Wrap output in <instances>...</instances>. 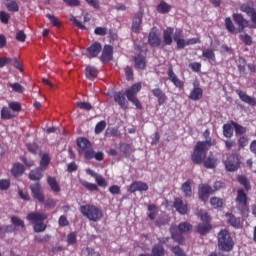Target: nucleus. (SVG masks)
<instances>
[{"label": "nucleus", "mask_w": 256, "mask_h": 256, "mask_svg": "<svg viewBox=\"0 0 256 256\" xmlns=\"http://www.w3.org/2000/svg\"><path fill=\"white\" fill-rule=\"evenodd\" d=\"M70 21L77 27L78 29H81L82 31L86 29L85 25H83V22L77 20V17L71 16Z\"/></svg>", "instance_id": "obj_59"}, {"label": "nucleus", "mask_w": 256, "mask_h": 256, "mask_svg": "<svg viewBox=\"0 0 256 256\" xmlns=\"http://www.w3.org/2000/svg\"><path fill=\"white\" fill-rule=\"evenodd\" d=\"M241 41H243L244 45L251 46L253 45V38L249 34L240 35Z\"/></svg>", "instance_id": "obj_54"}, {"label": "nucleus", "mask_w": 256, "mask_h": 256, "mask_svg": "<svg viewBox=\"0 0 256 256\" xmlns=\"http://www.w3.org/2000/svg\"><path fill=\"white\" fill-rule=\"evenodd\" d=\"M148 44L150 47L161 46V34H159V29H157V27L151 28L148 35Z\"/></svg>", "instance_id": "obj_10"}, {"label": "nucleus", "mask_w": 256, "mask_h": 256, "mask_svg": "<svg viewBox=\"0 0 256 256\" xmlns=\"http://www.w3.org/2000/svg\"><path fill=\"white\" fill-rule=\"evenodd\" d=\"M213 193V188L209 186L208 184H200L198 187V196L200 201H208L209 195Z\"/></svg>", "instance_id": "obj_12"}, {"label": "nucleus", "mask_w": 256, "mask_h": 256, "mask_svg": "<svg viewBox=\"0 0 256 256\" xmlns=\"http://www.w3.org/2000/svg\"><path fill=\"white\" fill-rule=\"evenodd\" d=\"M222 130H223V136L226 137V139H231L234 133V127H233L232 121H230V123L224 124L222 127Z\"/></svg>", "instance_id": "obj_33"}, {"label": "nucleus", "mask_w": 256, "mask_h": 256, "mask_svg": "<svg viewBox=\"0 0 256 256\" xmlns=\"http://www.w3.org/2000/svg\"><path fill=\"white\" fill-rule=\"evenodd\" d=\"M8 87H11V89L14 93H24L25 92V88L18 82L8 83Z\"/></svg>", "instance_id": "obj_49"}, {"label": "nucleus", "mask_w": 256, "mask_h": 256, "mask_svg": "<svg viewBox=\"0 0 256 256\" xmlns=\"http://www.w3.org/2000/svg\"><path fill=\"white\" fill-rule=\"evenodd\" d=\"M120 149L124 157H131V154L133 153V148L131 147V144H120Z\"/></svg>", "instance_id": "obj_44"}, {"label": "nucleus", "mask_w": 256, "mask_h": 256, "mask_svg": "<svg viewBox=\"0 0 256 256\" xmlns=\"http://www.w3.org/2000/svg\"><path fill=\"white\" fill-rule=\"evenodd\" d=\"M198 215L201 221H203L202 223H211V216H209L207 212H203V210H201Z\"/></svg>", "instance_id": "obj_61"}, {"label": "nucleus", "mask_w": 256, "mask_h": 256, "mask_svg": "<svg viewBox=\"0 0 256 256\" xmlns=\"http://www.w3.org/2000/svg\"><path fill=\"white\" fill-rule=\"evenodd\" d=\"M47 183L53 193H61V186L59 185V182H57V178L48 176Z\"/></svg>", "instance_id": "obj_30"}, {"label": "nucleus", "mask_w": 256, "mask_h": 256, "mask_svg": "<svg viewBox=\"0 0 256 256\" xmlns=\"http://www.w3.org/2000/svg\"><path fill=\"white\" fill-rule=\"evenodd\" d=\"M232 18L236 25H238L239 33H243L245 31V27H247V20L243 17V14L234 13Z\"/></svg>", "instance_id": "obj_14"}, {"label": "nucleus", "mask_w": 256, "mask_h": 256, "mask_svg": "<svg viewBox=\"0 0 256 256\" xmlns=\"http://www.w3.org/2000/svg\"><path fill=\"white\" fill-rule=\"evenodd\" d=\"M218 249L224 253H231L235 247V240L231 236V232L227 229H222L218 233Z\"/></svg>", "instance_id": "obj_4"}, {"label": "nucleus", "mask_w": 256, "mask_h": 256, "mask_svg": "<svg viewBox=\"0 0 256 256\" xmlns=\"http://www.w3.org/2000/svg\"><path fill=\"white\" fill-rule=\"evenodd\" d=\"M8 107L15 113H19V111H21V103H19V102H10L8 104Z\"/></svg>", "instance_id": "obj_62"}, {"label": "nucleus", "mask_w": 256, "mask_h": 256, "mask_svg": "<svg viewBox=\"0 0 256 256\" xmlns=\"http://www.w3.org/2000/svg\"><path fill=\"white\" fill-rule=\"evenodd\" d=\"M224 165L230 173L237 171L241 167V154L233 152L227 157Z\"/></svg>", "instance_id": "obj_7"}, {"label": "nucleus", "mask_w": 256, "mask_h": 256, "mask_svg": "<svg viewBox=\"0 0 256 256\" xmlns=\"http://www.w3.org/2000/svg\"><path fill=\"white\" fill-rule=\"evenodd\" d=\"M232 126L234 127L236 136H238V135L243 136V135H245V133H247V128L235 121H232Z\"/></svg>", "instance_id": "obj_39"}, {"label": "nucleus", "mask_w": 256, "mask_h": 256, "mask_svg": "<svg viewBox=\"0 0 256 256\" xmlns=\"http://www.w3.org/2000/svg\"><path fill=\"white\" fill-rule=\"evenodd\" d=\"M42 203H44L45 207H48V209H55L57 206V201L53 198H48L46 201L44 198V202Z\"/></svg>", "instance_id": "obj_57"}, {"label": "nucleus", "mask_w": 256, "mask_h": 256, "mask_svg": "<svg viewBox=\"0 0 256 256\" xmlns=\"http://www.w3.org/2000/svg\"><path fill=\"white\" fill-rule=\"evenodd\" d=\"M217 157H215L214 154H212V152L209 153V155L207 156V158L205 160H203V165L205 167V169H216L217 168Z\"/></svg>", "instance_id": "obj_25"}, {"label": "nucleus", "mask_w": 256, "mask_h": 256, "mask_svg": "<svg viewBox=\"0 0 256 256\" xmlns=\"http://www.w3.org/2000/svg\"><path fill=\"white\" fill-rule=\"evenodd\" d=\"M79 211L83 217H86V219L93 221L94 223H97V221H101L103 219V210L97 205H82L80 206Z\"/></svg>", "instance_id": "obj_5"}, {"label": "nucleus", "mask_w": 256, "mask_h": 256, "mask_svg": "<svg viewBox=\"0 0 256 256\" xmlns=\"http://www.w3.org/2000/svg\"><path fill=\"white\" fill-rule=\"evenodd\" d=\"M100 60L102 61V63H109V61L113 60V46H104Z\"/></svg>", "instance_id": "obj_20"}, {"label": "nucleus", "mask_w": 256, "mask_h": 256, "mask_svg": "<svg viewBox=\"0 0 256 256\" xmlns=\"http://www.w3.org/2000/svg\"><path fill=\"white\" fill-rule=\"evenodd\" d=\"M10 172L12 177L19 179V177H22L23 173H25V166L19 162L14 163Z\"/></svg>", "instance_id": "obj_24"}, {"label": "nucleus", "mask_w": 256, "mask_h": 256, "mask_svg": "<svg viewBox=\"0 0 256 256\" xmlns=\"http://www.w3.org/2000/svg\"><path fill=\"white\" fill-rule=\"evenodd\" d=\"M30 191L33 199H35L38 203H45V194L43 193L41 183L37 182L30 185Z\"/></svg>", "instance_id": "obj_9"}, {"label": "nucleus", "mask_w": 256, "mask_h": 256, "mask_svg": "<svg viewBox=\"0 0 256 256\" xmlns=\"http://www.w3.org/2000/svg\"><path fill=\"white\" fill-rule=\"evenodd\" d=\"M26 147L29 153H32V155H37L39 153V145L36 143H28L26 144Z\"/></svg>", "instance_id": "obj_53"}, {"label": "nucleus", "mask_w": 256, "mask_h": 256, "mask_svg": "<svg viewBox=\"0 0 256 256\" xmlns=\"http://www.w3.org/2000/svg\"><path fill=\"white\" fill-rule=\"evenodd\" d=\"M137 191H149V185L142 181H135L129 186V192L137 193Z\"/></svg>", "instance_id": "obj_22"}, {"label": "nucleus", "mask_w": 256, "mask_h": 256, "mask_svg": "<svg viewBox=\"0 0 256 256\" xmlns=\"http://www.w3.org/2000/svg\"><path fill=\"white\" fill-rule=\"evenodd\" d=\"M237 141H238V151H241V149L249 145V137H247L246 135L240 136Z\"/></svg>", "instance_id": "obj_46"}, {"label": "nucleus", "mask_w": 256, "mask_h": 256, "mask_svg": "<svg viewBox=\"0 0 256 256\" xmlns=\"http://www.w3.org/2000/svg\"><path fill=\"white\" fill-rule=\"evenodd\" d=\"M173 207L180 215H187L189 213V207L187 204L183 203L181 198H176L174 200Z\"/></svg>", "instance_id": "obj_18"}, {"label": "nucleus", "mask_w": 256, "mask_h": 256, "mask_svg": "<svg viewBox=\"0 0 256 256\" xmlns=\"http://www.w3.org/2000/svg\"><path fill=\"white\" fill-rule=\"evenodd\" d=\"M6 9L11 13H17L19 11V4L15 0H3Z\"/></svg>", "instance_id": "obj_37"}, {"label": "nucleus", "mask_w": 256, "mask_h": 256, "mask_svg": "<svg viewBox=\"0 0 256 256\" xmlns=\"http://www.w3.org/2000/svg\"><path fill=\"white\" fill-rule=\"evenodd\" d=\"M34 241L36 243H49L51 241V236L49 234H46L44 236L36 235L34 237Z\"/></svg>", "instance_id": "obj_52"}, {"label": "nucleus", "mask_w": 256, "mask_h": 256, "mask_svg": "<svg viewBox=\"0 0 256 256\" xmlns=\"http://www.w3.org/2000/svg\"><path fill=\"white\" fill-rule=\"evenodd\" d=\"M47 229V225L44 224L43 222H38L34 224V232L35 233H43Z\"/></svg>", "instance_id": "obj_58"}, {"label": "nucleus", "mask_w": 256, "mask_h": 256, "mask_svg": "<svg viewBox=\"0 0 256 256\" xmlns=\"http://www.w3.org/2000/svg\"><path fill=\"white\" fill-rule=\"evenodd\" d=\"M11 223L13 227H21V229H24V230L26 229L25 222L17 216L11 217Z\"/></svg>", "instance_id": "obj_47"}, {"label": "nucleus", "mask_w": 256, "mask_h": 256, "mask_svg": "<svg viewBox=\"0 0 256 256\" xmlns=\"http://www.w3.org/2000/svg\"><path fill=\"white\" fill-rule=\"evenodd\" d=\"M150 256H165V248L161 244H154Z\"/></svg>", "instance_id": "obj_38"}, {"label": "nucleus", "mask_w": 256, "mask_h": 256, "mask_svg": "<svg viewBox=\"0 0 256 256\" xmlns=\"http://www.w3.org/2000/svg\"><path fill=\"white\" fill-rule=\"evenodd\" d=\"M225 27L229 33H236L237 28H235V24H233V20L229 17L225 18Z\"/></svg>", "instance_id": "obj_51"}, {"label": "nucleus", "mask_w": 256, "mask_h": 256, "mask_svg": "<svg viewBox=\"0 0 256 256\" xmlns=\"http://www.w3.org/2000/svg\"><path fill=\"white\" fill-rule=\"evenodd\" d=\"M240 11H242V13H246V15L250 17L251 22L253 23L252 28L256 29V8L249 4H242L240 6Z\"/></svg>", "instance_id": "obj_11"}, {"label": "nucleus", "mask_w": 256, "mask_h": 256, "mask_svg": "<svg viewBox=\"0 0 256 256\" xmlns=\"http://www.w3.org/2000/svg\"><path fill=\"white\" fill-rule=\"evenodd\" d=\"M26 219L28 221H31V223L33 225H35L37 223H43V221H45V219H47V214H43V213H39V212H32L26 216Z\"/></svg>", "instance_id": "obj_16"}, {"label": "nucleus", "mask_w": 256, "mask_h": 256, "mask_svg": "<svg viewBox=\"0 0 256 256\" xmlns=\"http://www.w3.org/2000/svg\"><path fill=\"white\" fill-rule=\"evenodd\" d=\"M40 166L39 168L47 171V167H49V163H51V157L48 153L40 154Z\"/></svg>", "instance_id": "obj_34"}, {"label": "nucleus", "mask_w": 256, "mask_h": 256, "mask_svg": "<svg viewBox=\"0 0 256 256\" xmlns=\"http://www.w3.org/2000/svg\"><path fill=\"white\" fill-rule=\"evenodd\" d=\"M227 223L234 227L235 229H239L241 227V219L235 217L233 214H226Z\"/></svg>", "instance_id": "obj_35"}, {"label": "nucleus", "mask_w": 256, "mask_h": 256, "mask_svg": "<svg viewBox=\"0 0 256 256\" xmlns=\"http://www.w3.org/2000/svg\"><path fill=\"white\" fill-rule=\"evenodd\" d=\"M9 19H11V15L5 11H0V21L1 23H4V25H7L9 23Z\"/></svg>", "instance_id": "obj_60"}, {"label": "nucleus", "mask_w": 256, "mask_h": 256, "mask_svg": "<svg viewBox=\"0 0 256 256\" xmlns=\"http://www.w3.org/2000/svg\"><path fill=\"white\" fill-rule=\"evenodd\" d=\"M168 78L171 81V83L175 85V87H177L178 89H184L185 83H183V81L178 79L177 75L173 71V67L168 68Z\"/></svg>", "instance_id": "obj_19"}, {"label": "nucleus", "mask_w": 256, "mask_h": 256, "mask_svg": "<svg viewBox=\"0 0 256 256\" xmlns=\"http://www.w3.org/2000/svg\"><path fill=\"white\" fill-rule=\"evenodd\" d=\"M95 35H99L100 37H105L107 35L106 27H96L94 30Z\"/></svg>", "instance_id": "obj_63"}, {"label": "nucleus", "mask_w": 256, "mask_h": 256, "mask_svg": "<svg viewBox=\"0 0 256 256\" xmlns=\"http://www.w3.org/2000/svg\"><path fill=\"white\" fill-rule=\"evenodd\" d=\"M224 201L218 197L210 198V205H212L213 209H223Z\"/></svg>", "instance_id": "obj_42"}, {"label": "nucleus", "mask_w": 256, "mask_h": 256, "mask_svg": "<svg viewBox=\"0 0 256 256\" xmlns=\"http://www.w3.org/2000/svg\"><path fill=\"white\" fill-rule=\"evenodd\" d=\"M193 85L194 88L191 90L188 96L189 99H191V101H199L200 99H203V90L201 87H199V83L194 82Z\"/></svg>", "instance_id": "obj_15"}, {"label": "nucleus", "mask_w": 256, "mask_h": 256, "mask_svg": "<svg viewBox=\"0 0 256 256\" xmlns=\"http://www.w3.org/2000/svg\"><path fill=\"white\" fill-rule=\"evenodd\" d=\"M141 87V83H135L130 88L126 89L125 92H116L114 94L115 103H117L121 109H124V111L129 109V101L131 104L135 105L136 109H139L140 111L143 110V105L141 104V101H139V98H137V93L141 91ZM125 96L127 98H125Z\"/></svg>", "instance_id": "obj_1"}, {"label": "nucleus", "mask_w": 256, "mask_h": 256, "mask_svg": "<svg viewBox=\"0 0 256 256\" xmlns=\"http://www.w3.org/2000/svg\"><path fill=\"white\" fill-rule=\"evenodd\" d=\"M202 57H205L208 61H216L215 52L212 49H204L202 51Z\"/></svg>", "instance_id": "obj_48"}, {"label": "nucleus", "mask_w": 256, "mask_h": 256, "mask_svg": "<svg viewBox=\"0 0 256 256\" xmlns=\"http://www.w3.org/2000/svg\"><path fill=\"white\" fill-rule=\"evenodd\" d=\"M215 145V141H211V139L206 141H198L194 147V151L191 155V161L194 165H201L207 155V150L211 149Z\"/></svg>", "instance_id": "obj_2"}, {"label": "nucleus", "mask_w": 256, "mask_h": 256, "mask_svg": "<svg viewBox=\"0 0 256 256\" xmlns=\"http://www.w3.org/2000/svg\"><path fill=\"white\" fill-rule=\"evenodd\" d=\"M179 39H183V29L181 28H176L174 35H173V40L174 41H179Z\"/></svg>", "instance_id": "obj_64"}, {"label": "nucleus", "mask_w": 256, "mask_h": 256, "mask_svg": "<svg viewBox=\"0 0 256 256\" xmlns=\"http://www.w3.org/2000/svg\"><path fill=\"white\" fill-rule=\"evenodd\" d=\"M134 67L143 71L147 67V60L145 56L138 54L134 57Z\"/></svg>", "instance_id": "obj_29"}, {"label": "nucleus", "mask_w": 256, "mask_h": 256, "mask_svg": "<svg viewBox=\"0 0 256 256\" xmlns=\"http://www.w3.org/2000/svg\"><path fill=\"white\" fill-rule=\"evenodd\" d=\"M238 183L244 187L246 191H251V182H249V179L246 178L244 175L238 176L237 179Z\"/></svg>", "instance_id": "obj_41"}, {"label": "nucleus", "mask_w": 256, "mask_h": 256, "mask_svg": "<svg viewBox=\"0 0 256 256\" xmlns=\"http://www.w3.org/2000/svg\"><path fill=\"white\" fill-rule=\"evenodd\" d=\"M143 23V11H138L132 21V33H141V25Z\"/></svg>", "instance_id": "obj_13"}, {"label": "nucleus", "mask_w": 256, "mask_h": 256, "mask_svg": "<svg viewBox=\"0 0 256 256\" xmlns=\"http://www.w3.org/2000/svg\"><path fill=\"white\" fill-rule=\"evenodd\" d=\"M13 117H15V114H13V112H11V108L3 107L1 109V119L9 121V119H13Z\"/></svg>", "instance_id": "obj_40"}, {"label": "nucleus", "mask_w": 256, "mask_h": 256, "mask_svg": "<svg viewBox=\"0 0 256 256\" xmlns=\"http://www.w3.org/2000/svg\"><path fill=\"white\" fill-rule=\"evenodd\" d=\"M11 187V180L0 179V191H7Z\"/></svg>", "instance_id": "obj_56"}, {"label": "nucleus", "mask_w": 256, "mask_h": 256, "mask_svg": "<svg viewBox=\"0 0 256 256\" xmlns=\"http://www.w3.org/2000/svg\"><path fill=\"white\" fill-rule=\"evenodd\" d=\"M77 107L83 111H91L93 109V106L89 102H77Z\"/></svg>", "instance_id": "obj_55"}, {"label": "nucleus", "mask_w": 256, "mask_h": 256, "mask_svg": "<svg viewBox=\"0 0 256 256\" xmlns=\"http://www.w3.org/2000/svg\"><path fill=\"white\" fill-rule=\"evenodd\" d=\"M193 229V225L189 222H182L178 226H171L170 233L171 239L178 245H185V237H183V233H191Z\"/></svg>", "instance_id": "obj_3"}, {"label": "nucleus", "mask_w": 256, "mask_h": 256, "mask_svg": "<svg viewBox=\"0 0 256 256\" xmlns=\"http://www.w3.org/2000/svg\"><path fill=\"white\" fill-rule=\"evenodd\" d=\"M148 218L153 221L155 217H157V214L159 213V210L157 209V206L155 204H150L148 205Z\"/></svg>", "instance_id": "obj_45"}, {"label": "nucleus", "mask_w": 256, "mask_h": 256, "mask_svg": "<svg viewBox=\"0 0 256 256\" xmlns=\"http://www.w3.org/2000/svg\"><path fill=\"white\" fill-rule=\"evenodd\" d=\"M156 11L158 13H161L162 15H166V13H169L171 11V5L162 0L156 7Z\"/></svg>", "instance_id": "obj_36"}, {"label": "nucleus", "mask_w": 256, "mask_h": 256, "mask_svg": "<svg viewBox=\"0 0 256 256\" xmlns=\"http://www.w3.org/2000/svg\"><path fill=\"white\" fill-rule=\"evenodd\" d=\"M44 175H45V170H43V168L36 167L35 169L29 172L28 177L30 181H41Z\"/></svg>", "instance_id": "obj_23"}, {"label": "nucleus", "mask_w": 256, "mask_h": 256, "mask_svg": "<svg viewBox=\"0 0 256 256\" xmlns=\"http://www.w3.org/2000/svg\"><path fill=\"white\" fill-rule=\"evenodd\" d=\"M107 127V122L105 120H101L100 122H98L95 126V135H101L102 131H105Z\"/></svg>", "instance_id": "obj_50"}, {"label": "nucleus", "mask_w": 256, "mask_h": 256, "mask_svg": "<svg viewBox=\"0 0 256 256\" xmlns=\"http://www.w3.org/2000/svg\"><path fill=\"white\" fill-rule=\"evenodd\" d=\"M211 229H213V226L208 222H202L195 226V232L199 235H207Z\"/></svg>", "instance_id": "obj_28"}, {"label": "nucleus", "mask_w": 256, "mask_h": 256, "mask_svg": "<svg viewBox=\"0 0 256 256\" xmlns=\"http://www.w3.org/2000/svg\"><path fill=\"white\" fill-rule=\"evenodd\" d=\"M151 93L153 97L157 99V103L159 106L165 105V103H167V94H165L164 91L161 90V88H154L151 90Z\"/></svg>", "instance_id": "obj_17"}, {"label": "nucleus", "mask_w": 256, "mask_h": 256, "mask_svg": "<svg viewBox=\"0 0 256 256\" xmlns=\"http://www.w3.org/2000/svg\"><path fill=\"white\" fill-rule=\"evenodd\" d=\"M248 199L249 197L247 196L245 189L240 188L237 190V196L235 198V202L237 203L241 213H245V211H247L249 207Z\"/></svg>", "instance_id": "obj_8"}, {"label": "nucleus", "mask_w": 256, "mask_h": 256, "mask_svg": "<svg viewBox=\"0 0 256 256\" xmlns=\"http://www.w3.org/2000/svg\"><path fill=\"white\" fill-rule=\"evenodd\" d=\"M175 29L173 27H167L163 31V43L164 45H173V33Z\"/></svg>", "instance_id": "obj_27"}, {"label": "nucleus", "mask_w": 256, "mask_h": 256, "mask_svg": "<svg viewBox=\"0 0 256 256\" xmlns=\"http://www.w3.org/2000/svg\"><path fill=\"white\" fill-rule=\"evenodd\" d=\"M85 75L89 81H95V79H97V75H99V70H97L96 67L87 66L85 69Z\"/></svg>", "instance_id": "obj_31"}, {"label": "nucleus", "mask_w": 256, "mask_h": 256, "mask_svg": "<svg viewBox=\"0 0 256 256\" xmlns=\"http://www.w3.org/2000/svg\"><path fill=\"white\" fill-rule=\"evenodd\" d=\"M237 95L243 103H247V105H250L251 107H255L256 105V99L247 95L243 90H237Z\"/></svg>", "instance_id": "obj_26"}, {"label": "nucleus", "mask_w": 256, "mask_h": 256, "mask_svg": "<svg viewBox=\"0 0 256 256\" xmlns=\"http://www.w3.org/2000/svg\"><path fill=\"white\" fill-rule=\"evenodd\" d=\"M103 49V46H101V43L94 42L87 48V53L89 54V58L93 59L95 57H98L99 53H101Z\"/></svg>", "instance_id": "obj_21"}, {"label": "nucleus", "mask_w": 256, "mask_h": 256, "mask_svg": "<svg viewBox=\"0 0 256 256\" xmlns=\"http://www.w3.org/2000/svg\"><path fill=\"white\" fill-rule=\"evenodd\" d=\"M76 144L78 147V153L84 156V159L88 161L93 159V148L89 139L85 137H79L76 140Z\"/></svg>", "instance_id": "obj_6"}, {"label": "nucleus", "mask_w": 256, "mask_h": 256, "mask_svg": "<svg viewBox=\"0 0 256 256\" xmlns=\"http://www.w3.org/2000/svg\"><path fill=\"white\" fill-rule=\"evenodd\" d=\"M79 183L80 185H82V187L86 188L87 191H99V187L97 186V184L87 182L83 179H80Z\"/></svg>", "instance_id": "obj_43"}, {"label": "nucleus", "mask_w": 256, "mask_h": 256, "mask_svg": "<svg viewBox=\"0 0 256 256\" xmlns=\"http://www.w3.org/2000/svg\"><path fill=\"white\" fill-rule=\"evenodd\" d=\"M181 191L184 193V197L189 199L193 197V188L191 187V180H187L181 186Z\"/></svg>", "instance_id": "obj_32"}]
</instances>
